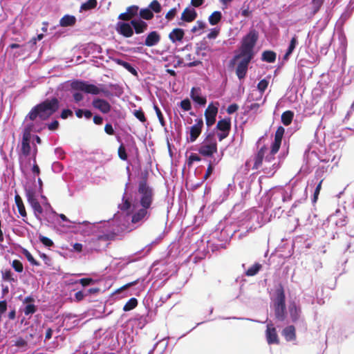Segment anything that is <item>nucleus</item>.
Masks as SVG:
<instances>
[{"label":"nucleus","instance_id":"obj_53","mask_svg":"<svg viewBox=\"0 0 354 354\" xmlns=\"http://www.w3.org/2000/svg\"><path fill=\"white\" fill-rule=\"evenodd\" d=\"M12 267L14 270L17 272H22L24 270V266L22 263L17 259L12 261Z\"/></svg>","mask_w":354,"mask_h":354},{"label":"nucleus","instance_id":"obj_61","mask_svg":"<svg viewBox=\"0 0 354 354\" xmlns=\"http://www.w3.org/2000/svg\"><path fill=\"white\" fill-rule=\"evenodd\" d=\"M220 30L218 28H213L211 30L210 32L207 34V37L208 39H214L219 34Z\"/></svg>","mask_w":354,"mask_h":354},{"label":"nucleus","instance_id":"obj_54","mask_svg":"<svg viewBox=\"0 0 354 354\" xmlns=\"http://www.w3.org/2000/svg\"><path fill=\"white\" fill-rule=\"evenodd\" d=\"M134 116L142 122H145L147 118L145 115V113L142 109L135 110L133 112Z\"/></svg>","mask_w":354,"mask_h":354},{"label":"nucleus","instance_id":"obj_4","mask_svg":"<svg viewBox=\"0 0 354 354\" xmlns=\"http://www.w3.org/2000/svg\"><path fill=\"white\" fill-rule=\"evenodd\" d=\"M71 88L73 91H82L85 93L98 95L102 93L104 97H111L113 94L106 88H100L95 84H89L83 80H75L71 83Z\"/></svg>","mask_w":354,"mask_h":354},{"label":"nucleus","instance_id":"obj_51","mask_svg":"<svg viewBox=\"0 0 354 354\" xmlns=\"http://www.w3.org/2000/svg\"><path fill=\"white\" fill-rule=\"evenodd\" d=\"M23 254L26 257L27 260L32 265L37 266H39V263L34 259L32 255L27 250H24V252H23Z\"/></svg>","mask_w":354,"mask_h":354},{"label":"nucleus","instance_id":"obj_58","mask_svg":"<svg viewBox=\"0 0 354 354\" xmlns=\"http://www.w3.org/2000/svg\"><path fill=\"white\" fill-rule=\"evenodd\" d=\"M281 144V142L274 140V142L272 144V146H271V150H270L271 153L276 154L280 149Z\"/></svg>","mask_w":354,"mask_h":354},{"label":"nucleus","instance_id":"obj_9","mask_svg":"<svg viewBox=\"0 0 354 354\" xmlns=\"http://www.w3.org/2000/svg\"><path fill=\"white\" fill-rule=\"evenodd\" d=\"M241 59V60L236 68V74L239 80L245 78L247 74L248 65L253 58L242 57Z\"/></svg>","mask_w":354,"mask_h":354},{"label":"nucleus","instance_id":"obj_16","mask_svg":"<svg viewBox=\"0 0 354 354\" xmlns=\"http://www.w3.org/2000/svg\"><path fill=\"white\" fill-rule=\"evenodd\" d=\"M266 151L267 147L266 145L262 146L258 150L254 158L253 169H258L262 166Z\"/></svg>","mask_w":354,"mask_h":354},{"label":"nucleus","instance_id":"obj_40","mask_svg":"<svg viewBox=\"0 0 354 354\" xmlns=\"http://www.w3.org/2000/svg\"><path fill=\"white\" fill-rule=\"evenodd\" d=\"M138 306V300L136 298H131L124 306V311L133 310Z\"/></svg>","mask_w":354,"mask_h":354},{"label":"nucleus","instance_id":"obj_39","mask_svg":"<svg viewBox=\"0 0 354 354\" xmlns=\"http://www.w3.org/2000/svg\"><path fill=\"white\" fill-rule=\"evenodd\" d=\"M37 307L34 304H26L23 311L25 315H32L36 313Z\"/></svg>","mask_w":354,"mask_h":354},{"label":"nucleus","instance_id":"obj_64","mask_svg":"<svg viewBox=\"0 0 354 354\" xmlns=\"http://www.w3.org/2000/svg\"><path fill=\"white\" fill-rule=\"evenodd\" d=\"M80 283L83 286H86L93 283L94 281L91 278H82L80 279Z\"/></svg>","mask_w":354,"mask_h":354},{"label":"nucleus","instance_id":"obj_45","mask_svg":"<svg viewBox=\"0 0 354 354\" xmlns=\"http://www.w3.org/2000/svg\"><path fill=\"white\" fill-rule=\"evenodd\" d=\"M201 51H205L207 53H213L214 50L206 42H201L200 46L196 48L197 54H200Z\"/></svg>","mask_w":354,"mask_h":354},{"label":"nucleus","instance_id":"obj_17","mask_svg":"<svg viewBox=\"0 0 354 354\" xmlns=\"http://www.w3.org/2000/svg\"><path fill=\"white\" fill-rule=\"evenodd\" d=\"M161 39L160 33L156 30L150 32L145 40L144 44L146 46L151 47L157 45Z\"/></svg>","mask_w":354,"mask_h":354},{"label":"nucleus","instance_id":"obj_28","mask_svg":"<svg viewBox=\"0 0 354 354\" xmlns=\"http://www.w3.org/2000/svg\"><path fill=\"white\" fill-rule=\"evenodd\" d=\"M115 62L117 63L118 65L122 66L125 69H127L129 73H131L133 75H137L138 72L130 64L129 62H127L122 59H115Z\"/></svg>","mask_w":354,"mask_h":354},{"label":"nucleus","instance_id":"obj_13","mask_svg":"<svg viewBox=\"0 0 354 354\" xmlns=\"http://www.w3.org/2000/svg\"><path fill=\"white\" fill-rule=\"evenodd\" d=\"M139 7L136 5L130 6L127 8L126 12L120 13L118 15V19L128 21L133 20L132 19L136 17L138 14Z\"/></svg>","mask_w":354,"mask_h":354},{"label":"nucleus","instance_id":"obj_60","mask_svg":"<svg viewBox=\"0 0 354 354\" xmlns=\"http://www.w3.org/2000/svg\"><path fill=\"white\" fill-rule=\"evenodd\" d=\"M201 157L196 153H192L188 159V165H192L194 162L201 161Z\"/></svg>","mask_w":354,"mask_h":354},{"label":"nucleus","instance_id":"obj_57","mask_svg":"<svg viewBox=\"0 0 354 354\" xmlns=\"http://www.w3.org/2000/svg\"><path fill=\"white\" fill-rule=\"evenodd\" d=\"M180 107L184 111H189L192 109L191 102L189 99H185L180 102Z\"/></svg>","mask_w":354,"mask_h":354},{"label":"nucleus","instance_id":"obj_49","mask_svg":"<svg viewBox=\"0 0 354 354\" xmlns=\"http://www.w3.org/2000/svg\"><path fill=\"white\" fill-rule=\"evenodd\" d=\"M149 8L156 13L161 12V6L158 0H153L149 4Z\"/></svg>","mask_w":354,"mask_h":354},{"label":"nucleus","instance_id":"obj_22","mask_svg":"<svg viewBox=\"0 0 354 354\" xmlns=\"http://www.w3.org/2000/svg\"><path fill=\"white\" fill-rule=\"evenodd\" d=\"M131 24L135 30L136 34H141L147 30V24L142 20L133 19L131 21Z\"/></svg>","mask_w":354,"mask_h":354},{"label":"nucleus","instance_id":"obj_38","mask_svg":"<svg viewBox=\"0 0 354 354\" xmlns=\"http://www.w3.org/2000/svg\"><path fill=\"white\" fill-rule=\"evenodd\" d=\"M141 18L145 20H150L153 17V12L149 8L141 9L139 12Z\"/></svg>","mask_w":354,"mask_h":354},{"label":"nucleus","instance_id":"obj_44","mask_svg":"<svg viewBox=\"0 0 354 354\" xmlns=\"http://www.w3.org/2000/svg\"><path fill=\"white\" fill-rule=\"evenodd\" d=\"M324 0H312V15H315L319 10L320 8L324 3Z\"/></svg>","mask_w":354,"mask_h":354},{"label":"nucleus","instance_id":"obj_47","mask_svg":"<svg viewBox=\"0 0 354 354\" xmlns=\"http://www.w3.org/2000/svg\"><path fill=\"white\" fill-rule=\"evenodd\" d=\"M284 133L285 129L283 127L279 126L275 132L274 140L281 142Z\"/></svg>","mask_w":354,"mask_h":354},{"label":"nucleus","instance_id":"obj_48","mask_svg":"<svg viewBox=\"0 0 354 354\" xmlns=\"http://www.w3.org/2000/svg\"><path fill=\"white\" fill-rule=\"evenodd\" d=\"M284 133L285 129L283 127L279 126L275 132L274 140L281 142Z\"/></svg>","mask_w":354,"mask_h":354},{"label":"nucleus","instance_id":"obj_30","mask_svg":"<svg viewBox=\"0 0 354 354\" xmlns=\"http://www.w3.org/2000/svg\"><path fill=\"white\" fill-rule=\"evenodd\" d=\"M277 55L272 50H265L262 53V60L268 63H273L276 60Z\"/></svg>","mask_w":354,"mask_h":354},{"label":"nucleus","instance_id":"obj_29","mask_svg":"<svg viewBox=\"0 0 354 354\" xmlns=\"http://www.w3.org/2000/svg\"><path fill=\"white\" fill-rule=\"evenodd\" d=\"M294 118V113L292 111H286L281 114V122L285 126H288L292 123Z\"/></svg>","mask_w":354,"mask_h":354},{"label":"nucleus","instance_id":"obj_7","mask_svg":"<svg viewBox=\"0 0 354 354\" xmlns=\"http://www.w3.org/2000/svg\"><path fill=\"white\" fill-rule=\"evenodd\" d=\"M26 197L28 203L33 209L36 217L39 218L43 214V208L36 197L35 189L29 187L26 189Z\"/></svg>","mask_w":354,"mask_h":354},{"label":"nucleus","instance_id":"obj_63","mask_svg":"<svg viewBox=\"0 0 354 354\" xmlns=\"http://www.w3.org/2000/svg\"><path fill=\"white\" fill-rule=\"evenodd\" d=\"M239 109V106L237 104H232L230 106H228L227 109V113L228 114H232L235 113Z\"/></svg>","mask_w":354,"mask_h":354},{"label":"nucleus","instance_id":"obj_12","mask_svg":"<svg viewBox=\"0 0 354 354\" xmlns=\"http://www.w3.org/2000/svg\"><path fill=\"white\" fill-rule=\"evenodd\" d=\"M92 106L104 114L109 113L111 109V105L108 101L99 97L93 100Z\"/></svg>","mask_w":354,"mask_h":354},{"label":"nucleus","instance_id":"obj_24","mask_svg":"<svg viewBox=\"0 0 354 354\" xmlns=\"http://www.w3.org/2000/svg\"><path fill=\"white\" fill-rule=\"evenodd\" d=\"M191 97L196 103L200 105H205L207 102V100L205 97H202L200 95V88H192L191 90Z\"/></svg>","mask_w":354,"mask_h":354},{"label":"nucleus","instance_id":"obj_50","mask_svg":"<svg viewBox=\"0 0 354 354\" xmlns=\"http://www.w3.org/2000/svg\"><path fill=\"white\" fill-rule=\"evenodd\" d=\"M268 81L266 79L261 80L257 84V88L261 93V94H263L268 86Z\"/></svg>","mask_w":354,"mask_h":354},{"label":"nucleus","instance_id":"obj_8","mask_svg":"<svg viewBox=\"0 0 354 354\" xmlns=\"http://www.w3.org/2000/svg\"><path fill=\"white\" fill-rule=\"evenodd\" d=\"M196 123L190 127L189 138L188 141L194 142L199 137L203 127V120L198 118L195 120Z\"/></svg>","mask_w":354,"mask_h":354},{"label":"nucleus","instance_id":"obj_1","mask_svg":"<svg viewBox=\"0 0 354 354\" xmlns=\"http://www.w3.org/2000/svg\"><path fill=\"white\" fill-rule=\"evenodd\" d=\"M59 109V100L56 97L46 99L35 106L26 116V119L34 121L37 117L45 120L50 118Z\"/></svg>","mask_w":354,"mask_h":354},{"label":"nucleus","instance_id":"obj_11","mask_svg":"<svg viewBox=\"0 0 354 354\" xmlns=\"http://www.w3.org/2000/svg\"><path fill=\"white\" fill-rule=\"evenodd\" d=\"M274 156L275 154L271 153V152L270 151L269 154L264 157L265 162L268 163L270 165L265 166L263 168V171L264 173L270 174V176H273L277 171V163L275 161Z\"/></svg>","mask_w":354,"mask_h":354},{"label":"nucleus","instance_id":"obj_27","mask_svg":"<svg viewBox=\"0 0 354 354\" xmlns=\"http://www.w3.org/2000/svg\"><path fill=\"white\" fill-rule=\"evenodd\" d=\"M76 22V18L74 16L66 15L59 21V25L62 27L73 26Z\"/></svg>","mask_w":354,"mask_h":354},{"label":"nucleus","instance_id":"obj_43","mask_svg":"<svg viewBox=\"0 0 354 354\" xmlns=\"http://www.w3.org/2000/svg\"><path fill=\"white\" fill-rule=\"evenodd\" d=\"M2 273V279L4 281H8L10 282H15L16 279L12 277V273L10 270L7 269L1 271Z\"/></svg>","mask_w":354,"mask_h":354},{"label":"nucleus","instance_id":"obj_55","mask_svg":"<svg viewBox=\"0 0 354 354\" xmlns=\"http://www.w3.org/2000/svg\"><path fill=\"white\" fill-rule=\"evenodd\" d=\"M154 109L156 111V113L157 115V117L158 118V120L161 124L162 127L165 126V121L164 120L163 115L160 111V109L158 107V106L154 105Z\"/></svg>","mask_w":354,"mask_h":354},{"label":"nucleus","instance_id":"obj_2","mask_svg":"<svg viewBox=\"0 0 354 354\" xmlns=\"http://www.w3.org/2000/svg\"><path fill=\"white\" fill-rule=\"evenodd\" d=\"M258 40V33L252 30L249 32L242 39L241 45L239 48V53L235 55L230 61L231 64H234L235 62L242 57H248L253 58L254 55V48Z\"/></svg>","mask_w":354,"mask_h":354},{"label":"nucleus","instance_id":"obj_35","mask_svg":"<svg viewBox=\"0 0 354 354\" xmlns=\"http://www.w3.org/2000/svg\"><path fill=\"white\" fill-rule=\"evenodd\" d=\"M222 18L221 12L219 11H214L212 15L209 17V23L212 26L216 25L219 23Z\"/></svg>","mask_w":354,"mask_h":354},{"label":"nucleus","instance_id":"obj_52","mask_svg":"<svg viewBox=\"0 0 354 354\" xmlns=\"http://www.w3.org/2000/svg\"><path fill=\"white\" fill-rule=\"evenodd\" d=\"M323 180H324L323 179L320 180V181L319 182V183L317 184V185L315 189L313 198L312 200L313 203H315L318 199V196H319L320 190L322 189V185Z\"/></svg>","mask_w":354,"mask_h":354},{"label":"nucleus","instance_id":"obj_62","mask_svg":"<svg viewBox=\"0 0 354 354\" xmlns=\"http://www.w3.org/2000/svg\"><path fill=\"white\" fill-rule=\"evenodd\" d=\"M30 139L31 132H30V129L28 128H24L23 131L22 140H30Z\"/></svg>","mask_w":354,"mask_h":354},{"label":"nucleus","instance_id":"obj_56","mask_svg":"<svg viewBox=\"0 0 354 354\" xmlns=\"http://www.w3.org/2000/svg\"><path fill=\"white\" fill-rule=\"evenodd\" d=\"M39 241L46 246L47 247H50L52 245H53V242L51 239H50L49 238L46 237V236H42V235H40L39 237Z\"/></svg>","mask_w":354,"mask_h":354},{"label":"nucleus","instance_id":"obj_20","mask_svg":"<svg viewBox=\"0 0 354 354\" xmlns=\"http://www.w3.org/2000/svg\"><path fill=\"white\" fill-rule=\"evenodd\" d=\"M197 17V12L194 8H186L181 14L180 19L187 23L194 21Z\"/></svg>","mask_w":354,"mask_h":354},{"label":"nucleus","instance_id":"obj_5","mask_svg":"<svg viewBox=\"0 0 354 354\" xmlns=\"http://www.w3.org/2000/svg\"><path fill=\"white\" fill-rule=\"evenodd\" d=\"M150 208L147 206H140L138 203H133L131 223L136 225V226H140L149 218L151 216Z\"/></svg>","mask_w":354,"mask_h":354},{"label":"nucleus","instance_id":"obj_31","mask_svg":"<svg viewBox=\"0 0 354 354\" xmlns=\"http://www.w3.org/2000/svg\"><path fill=\"white\" fill-rule=\"evenodd\" d=\"M274 315L279 321H283L286 318V306H274Z\"/></svg>","mask_w":354,"mask_h":354},{"label":"nucleus","instance_id":"obj_19","mask_svg":"<svg viewBox=\"0 0 354 354\" xmlns=\"http://www.w3.org/2000/svg\"><path fill=\"white\" fill-rule=\"evenodd\" d=\"M185 36V31L180 28L173 29L169 34V39L172 43L182 42Z\"/></svg>","mask_w":354,"mask_h":354},{"label":"nucleus","instance_id":"obj_10","mask_svg":"<svg viewBox=\"0 0 354 354\" xmlns=\"http://www.w3.org/2000/svg\"><path fill=\"white\" fill-rule=\"evenodd\" d=\"M218 107L209 104L205 111V122L207 127L212 126L216 122Z\"/></svg>","mask_w":354,"mask_h":354},{"label":"nucleus","instance_id":"obj_26","mask_svg":"<svg viewBox=\"0 0 354 354\" xmlns=\"http://www.w3.org/2000/svg\"><path fill=\"white\" fill-rule=\"evenodd\" d=\"M15 203L17 207L18 212H19V214L24 218L26 217L27 213L26 211V208H25L24 204L23 203V201L19 194L15 195Z\"/></svg>","mask_w":354,"mask_h":354},{"label":"nucleus","instance_id":"obj_3","mask_svg":"<svg viewBox=\"0 0 354 354\" xmlns=\"http://www.w3.org/2000/svg\"><path fill=\"white\" fill-rule=\"evenodd\" d=\"M148 173L142 174L141 180L139 181L138 192L140 195L139 201L137 202L140 206L151 207L154 193L153 189L147 183Z\"/></svg>","mask_w":354,"mask_h":354},{"label":"nucleus","instance_id":"obj_6","mask_svg":"<svg viewBox=\"0 0 354 354\" xmlns=\"http://www.w3.org/2000/svg\"><path fill=\"white\" fill-rule=\"evenodd\" d=\"M217 143L212 134H208L198 149L199 153L205 157H211L217 152Z\"/></svg>","mask_w":354,"mask_h":354},{"label":"nucleus","instance_id":"obj_18","mask_svg":"<svg viewBox=\"0 0 354 354\" xmlns=\"http://www.w3.org/2000/svg\"><path fill=\"white\" fill-rule=\"evenodd\" d=\"M266 339L269 344L279 343V339L277 333L276 328L272 325H268L266 329Z\"/></svg>","mask_w":354,"mask_h":354},{"label":"nucleus","instance_id":"obj_32","mask_svg":"<svg viewBox=\"0 0 354 354\" xmlns=\"http://www.w3.org/2000/svg\"><path fill=\"white\" fill-rule=\"evenodd\" d=\"M297 44V37L294 35L290 42L289 46L287 49L286 54L284 55L283 59H287L289 56L292 54L294 49L295 48L296 45Z\"/></svg>","mask_w":354,"mask_h":354},{"label":"nucleus","instance_id":"obj_37","mask_svg":"<svg viewBox=\"0 0 354 354\" xmlns=\"http://www.w3.org/2000/svg\"><path fill=\"white\" fill-rule=\"evenodd\" d=\"M97 5V0H88L82 3L80 8L82 10H89L95 8Z\"/></svg>","mask_w":354,"mask_h":354},{"label":"nucleus","instance_id":"obj_41","mask_svg":"<svg viewBox=\"0 0 354 354\" xmlns=\"http://www.w3.org/2000/svg\"><path fill=\"white\" fill-rule=\"evenodd\" d=\"M185 58L187 61H189V62L186 64V66L188 67L197 66L202 64V62L199 60H194V57L190 53L186 55Z\"/></svg>","mask_w":354,"mask_h":354},{"label":"nucleus","instance_id":"obj_23","mask_svg":"<svg viewBox=\"0 0 354 354\" xmlns=\"http://www.w3.org/2000/svg\"><path fill=\"white\" fill-rule=\"evenodd\" d=\"M216 129L221 131L230 133L231 130V119L230 118H225L216 124Z\"/></svg>","mask_w":354,"mask_h":354},{"label":"nucleus","instance_id":"obj_21","mask_svg":"<svg viewBox=\"0 0 354 354\" xmlns=\"http://www.w3.org/2000/svg\"><path fill=\"white\" fill-rule=\"evenodd\" d=\"M301 313L300 307L297 306L295 301L290 304L289 313L292 322H296L299 319Z\"/></svg>","mask_w":354,"mask_h":354},{"label":"nucleus","instance_id":"obj_15","mask_svg":"<svg viewBox=\"0 0 354 354\" xmlns=\"http://www.w3.org/2000/svg\"><path fill=\"white\" fill-rule=\"evenodd\" d=\"M116 30L119 34L125 37H131L133 35L132 25L126 22H118Z\"/></svg>","mask_w":354,"mask_h":354},{"label":"nucleus","instance_id":"obj_34","mask_svg":"<svg viewBox=\"0 0 354 354\" xmlns=\"http://www.w3.org/2000/svg\"><path fill=\"white\" fill-rule=\"evenodd\" d=\"M116 236V234L113 232H110L108 233H104L100 235H98L96 238V241H109L114 240Z\"/></svg>","mask_w":354,"mask_h":354},{"label":"nucleus","instance_id":"obj_59","mask_svg":"<svg viewBox=\"0 0 354 354\" xmlns=\"http://www.w3.org/2000/svg\"><path fill=\"white\" fill-rule=\"evenodd\" d=\"M205 24L201 21H197L195 26H194L191 30L192 32H196L199 30L205 28Z\"/></svg>","mask_w":354,"mask_h":354},{"label":"nucleus","instance_id":"obj_46","mask_svg":"<svg viewBox=\"0 0 354 354\" xmlns=\"http://www.w3.org/2000/svg\"><path fill=\"white\" fill-rule=\"evenodd\" d=\"M118 154L119 158L121 160H127L128 156H127V153L126 152L125 147H124V145L123 144H121L119 146L118 149Z\"/></svg>","mask_w":354,"mask_h":354},{"label":"nucleus","instance_id":"obj_42","mask_svg":"<svg viewBox=\"0 0 354 354\" xmlns=\"http://www.w3.org/2000/svg\"><path fill=\"white\" fill-rule=\"evenodd\" d=\"M179 8L180 4H178L177 6L169 10V12H167V13L165 15V19H167V21L173 20L176 15H177Z\"/></svg>","mask_w":354,"mask_h":354},{"label":"nucleus","instance_id":"obj_33","mask_svg":"<svg viewBox=\"0 0 354 354\" xmlns=\"http://www.w3.org/2000/svg\"><path fill=\"white\" fill-rule=\"evenodd\" d=\"M261 268V264L259 263H256L245 271V274L248 277L254 276L259 272Z\"/></svg>","mask_w":354,"mask_h":354},{"label":"nucleus","instance_id":"obj_25","mask_svg":"<svg viewBox=\"0 0 354 354\" xmlns=\"http://www.w3.org/2000/svg\"><path fill=\"white\" fill-rule=\"evenodd\" d=\"M286 341H292L296 339V332L294 326H288L286 327L282 332Z\"/></svg>","mask_w":354,"mask_h":354},{"label":"nucleus","instance_id":"obj_36","mask_svg":"<svg viewBox=\"0 0 354 354\" xmlns=\"http://www.w3.org/2000/svg\"><path fill=\"white\" fill-rule=\"evenodd\" d=\"M30 140H22L21 151L24 156H28L30 153L31 147L30 145Z\"/></svg>","mask_w":354,"mask_h":354},{"label":"nucleus","instance_id":"obj_14","mask_svg":"<svg viewBox=\"0 0 354 354\" xmlns=\"http://www.w3.org/2000/svg\"><path fill=\"white\" fill-rule=\"evenodd\" d=\"M274 306H286V295L282 283H279L275 290V298L274 299Z\"/></svg>","mask_w":354,"mask_h":354}]
</instances>
